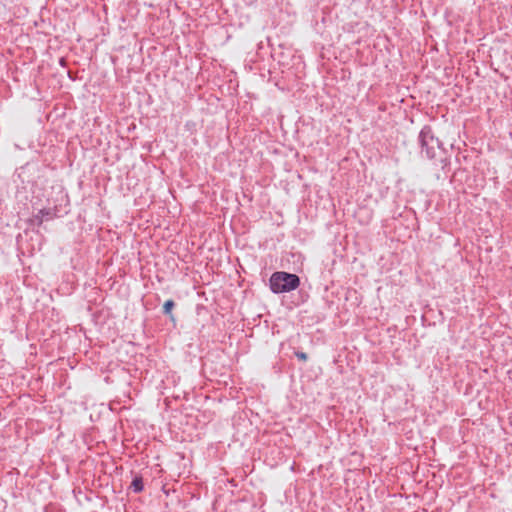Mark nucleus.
<instances>
[{"mask_svg": "<svg viewBox=\"0 0 512 512\" xmlns=\"http://www.w3.org/2000/svg\"><path fill=\"white\" fill-rule=\"evenodd\" d=\"M301 279L297 274L286 271L273 272L269 278V288L274 294H284L299 288Z\"/></svg>", "mask_w": 512, "mask_h": 512, "instance_id": "obj_2", "label": "nucleus"}, {"mask_svg": "<svg viewBox=\"0 0 512 512\" xmlns=\"http://www.w3.org/2000/svg\"><path fill=\"white\" fill-rule=\"evenodd\" d=\"M294 354H295V356H296L299 360H301V361H304V362H305V361H307V359H308V355H307V353H305V352H302V351H295V352H294Z\"/></svg>", "mask_w": 512, "mask_h": 512, "instance_id": "obj_6", "label": "nucleus"}, {"mask_svg": "<svg viewBox=\"0 0 512 512\" xmlns=\"http://www.w3.org/2000/svg\"><path fill=\"white\" fill-rule=\"evenodd\" d=\"M129 489H131L134 493H141L144 490V482L143 477L140 474H134L133 480L130 484Z\"/></svg>", "mask_w": 512, "mask_h": 512, "instance_id": "obj_4", "label": "nucleus"}, {"mask_svg": "<svg viewBox=\"0 0 512 512\" xmlns=\"http://www.w3.org/2000/svg\"><path fill=\"white\" fill-rule=\"evenodd\" d=\"M418 142L421 152H424L426 157L433 160L435 164L439 163L442 169H445L450 164L447 149L439 138L434 135L430 125L423 126L418 136Z\"/></svg>", "mask_w": 512, "mask_h": 512, "instance_id": "obj_1", "label": "nucleus"}, {"mask_svg": "<svg viewBox=\"0 0 512 512\" xmlns=\"http://www.w3.org/2000/svg\"><path fill=\"white\" fill-rule=\"evenodd\" d=\"M176 303L173 299H168L163 304V314L166 315L171 321H175V316L172 311L175 308Z\"/></svg>", "mask_w": 512, "mask_h": 512, "instance_id": "obj_5", "label": "nucleus"}, {"mask_svg": "<svg viewBox=\"0 0 512 512\" xmlns=\"http://www.w3.org/2000/svg\"><path fill=\"white\" fill-rule=\"evenodd\" d=\"M57 212L58 209L56 206L53 208L39 209L36 214L32 215L28 222L31 226L40 227L45 220L48 221L57 217Z\"/></svg>", "mask_w": 512, "mask_h": 512, "instance_id": "obj_3", "label": "nucleus"}, {"mask_svg": "<svg viewBox=\"0 0 512 512\" xmlns=\"http://www.w3.org/2000/svg\"><path fill=\"white\" fill-rule=\"evenodd\" d=\"M60 64H61L62 66H64V65H65V59H64V58H61V59H60Z\"/></svg>", "mask_w": 512, "mask_h": 512, "instance_id": "obj_7", "label": "nucleus"}]
</instances>
